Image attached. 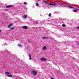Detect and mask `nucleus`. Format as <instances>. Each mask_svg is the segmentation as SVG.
Masks as SVG:
<instances>
[{
	"label": "nucleus",
	"instance_id": "obj_28",
	"mask_svg": "<svg viewBox=\"0 0 79 79\" xmlns=\"http://www.w3.org/2000/svg\"><path fill=\"white\" fill-rule=\"evenodd\" d=\"M40 7H41V6H40Z\"/></svg>",
	"mask_w": 79,
	"mask_h": 79
},
{
	"label": "nucleus",
	"instance_id": "obj_4",
	"mask_svg": "<svg viewBox=\"0 0 79 79\" xmlns=\"http://www.w3.org/2000/svg\"><path fill=\"white\" fill-rule=\"evenodd\" d=\"M68 7H69V8H74V10H79V9L75 8L70 6H68Z\"/></svg>",
	"mask_w": 79,
	"mask_h": 79
},
{
	"label": "nucleus",
	"instance_id": "obj_22",
	"mask_svg": "<svg viewBox=\"0 0 79 79\" xmlns=\"http://www.w3.org/2000/svg\"><path fill=\"white\" fill-rule=\"evenodd\" d=\"M77 29H79V27H77Z\"/></svg>",
	"mask_w": 79,
	"mask_h": 79
},
{
	"label": "nucleus",
	"instance_id": "obj_15",
	"mask_svg": "<svg viewBox=\"0 0 79 79\" xmlns=\"http://www.w3.org/2000/svg\"><path fill=\"white\" fill-rule=\"evenodd\" d=\"M73 11H74V12H77V11L76 10H73Z\"/></svg>",
	"mask_w": 79,
	"mask_h": 79
},
{
	"label": "nucleus",
	"instance_id": "obj_6",
	"mask_svg": "<svg viewBox=\"0 0 79 79\" xmlns=\"http://www.w3.org/2000/svg\"><path fill=\"white\" fill-rule=\"evenodd\" d=\"M13 6L10 5L7 6H6V8H10L11 7H13Z\"/></svg>",
	"mask_w": 79,
	"mask_h": 79
},
{
	"label": "nucleus",
	"instance_id": "obj_8",
	"mask_svg": "<svg viewBox=\"0 0 79 79\" xmlns=\"http://www.w3.org/2000/svg\"><path fill=\"white\" fill-rule=\"evenodd\" d=\"M46 49H47V48L45 46H44L42 48V49L43 50H46Z\"/></svg>",
	"mask_w": 79,
	"mask_h": 79
},
{
	"label": "nucleus",
	"instance_id": "obj_10",
	"mask_svg": "<svg viewBox=\"0 0 79 79\" xmlns=\"http://www.w3.org/2000/svg\"><path fill=\"white\" fill-rule=\"evenodd\" d=\"M60 5H64V6H66V5H65V4L64 3H60Z\"/></svg>",
	"mask_w": 79,
	"mask_h": 79
},
{
	"label": "nucleus",
	"instance_id": "obj_21",
	"mask_svg": "<svg viewBox=\"0 0 79 79\" xmlns=\"http://www.w3.org/2000/svg\"><path fill=\"white\" fill-rule=\"evenodd\" d=\"M48 16H51V13L49 14Z\"/></svg>",
	"mask_w": 79,
	"mask_h": 79
},
{
	"label": "nucleus",
	"instance_id": "obj_30",
	"mask_svg": "<svg viewBox=\"0 0 79 79\" xmlns=\"http://www.w3.org/2000/svg\"><path fill=\"white\" fill-rule=\"evenodd\" d=\"M28 42H29V41H28Z\"/></svg>",
	"mask_w": 79,
	"mask_h": 79
},
{
	"label": "nucleus",
	"instance_id": "obj_25",
	"mask_svg": "<svg viewBox=\"0 0 79 79\" xmlns=\"http://www.w3.org/2000/svg\"><path fill=\"white\" fill-rule=\"evenodd\" d=\"M78 45H79V44H77Z\"/></svg>",
	"mask_w": 79,
	"mask_h": 79
},
{
	"label": "nucleus",
	"instance_id": "obj_9",
	"mask_svg": "<svg viewBox=\"0 0 79 79\" xmlns=\"http://www.w3.org/2000/svg\"><path fill=\"white\" fill-rule=\"evenodd\" d=\"M28 56H29V57H30L29 58V59L30 60H32V58H31V54H29Z\"/></svg>",
	"mask_w": 79,
	"mask_h": 79
},
{
	"label": "nucleus",
	"instance_id": "obj_5",
	"mask_svg": "<svg viewBox=\"0 0 79 79\" xmlns=\"http://www.w3.org/2000/svg\"><path fill=\"white\" fill-rule=\"evenodd\" d=\"M49 5H52L53 6H55L56 5V3H54L53 4H49Z\"/></svg>",
	"mask_w": 79,
	"mask_h": 79
},
{
	"label": "nucleus",
	"instance_id": "obj_13",
	"mask_svg": "<svg viewBox=\"0 0 79 79\" xmlns=\"http://www.w3.org/2000/svg\"><path fill=\"white\" fill-rule=\"evenodd\" d=\"M23 18H27V15H24L23 16Z\"/></svg>",
	"mask_w": 79,
	"mask_h": 79
},
{
	"label": "nucleus",
	"instance_id": "obj_12",
	"mask_svg": "<svg viewBox=\"0 0 79 79\" xmlns=\"http://www.w3.org/2000/svg\"><path fill=\"white\" fill-rule=\"evenodd\" d=\"M43 39H49L48 38V37H42Z\"/></svg>",
	"mask_w": 79,
	"mask_h": 79
},
{
	"label": "nucleus",
	"instance_id": "obj_26",
	"mask_svg": "<svg viewBox=\"0 0 79 79\" xmlns=\"http://www.w3.org/2000/svg\"><path fill=\"white\" fill-rule=\"evenodd\" d=\"M38 1H39L40 0H37Z\"/></svg>",
	"mask_w": 79,
	"mask_h": 79
},
{
	"label": "nucleus",
	"instance_id": "obj_11",
	"mask_svg": "<svg viewBox=\"0 0 79 79\" xmlns=\"http://www.w3.org/2000/svg\"><path fill=\"white\" fill-rule=\"evenodd\" d=\"M11 26H12V24H10V25H9L8 26V28H10V27H11Z\"/></svg>",
	"mask_w": 79,
	"mask_h": 79
},
{
	"label": "nucleus",
	"instance_id": "obj_23",
	"mask_svg": "<svg viewBox=\"0 0 79 79\" xmlns=\"http://www.w3.org/2000/svg\"><path fill=\"white\" fill-rule=\"evenodd\" d=\"M22 47V46H21V45H20V47Z\"/></svg>",
	"mask_w": 79,
	"mask_h": 79
},
{
	"label": "nucleus",
	"instance_id": "obj_1",
	"mask_svg": "<svg viewBox=\"0 0 79 79\" xmlns=\"http://www.w3.org/2000/svg\"><path fill=\"white\" fill-rule=\"evenodd\" d=\"M32 73L34 76H36V75H37V72L34 70H32Z\"/></svg>",
	"mask_w": 79,
	"mask_h": 79
},
{
	"label": "nucleus",
	"instance_id": "obj_2",
	"mask_svg": "<svg viewBox=\"0 0 79 79\" xmlns=\"http://www.w3.org/2000/svg\"><path fill=\"white\" fill-rule=\"evenodd\" d=\"M5 74H7V76L8 77H12V75L10 74V73L8 72H6L5 73Z\"/></svg>",
	"mask_w": 79,
	"mask_h": 79
},
{
	"label": "nucleus",
	"instance_id": "obj_27",
	"mask_svg": "<svg viewBox=\"0 0 79 79\" xmlns=\"http://www.w3.org/2000/svg\"><path fill=\"white\" fill-rule=\"evenodd\" d=\"M1 32V30H0V32Z\"/></svg>",
	"mask_w": 79,
	"mask_h": 79
},
{
	"label": "nucleus",
	"instance_id": "obj_16",
	"mask_svg": "<svg viewBox=\"0 0 79 79\" xmlns=\"http://www.w3.org/2000/svg\"><path fill=\"white\" fill-rule=\"evenodd\" d=\"M11 30H13V29H14V28L13 27H12L10 28Z\"/></svg>",
	"mask_w": 79,
	"mask_h": 79
},
{
	"label": "nucleus",
	"instance_id": "obj_24",
	"mask_svg": "<svg viewBox=\"0 0 79 79\" xmlns=\"http://www.w3.org/2000/svg\"><path fill=\"white\" fill-rule=\"evenodd\" d=\"M51 79H54V78H51Z\"/></svg>",
	"mask_w": 79,
	"mask_h": 79
},
{
	"label": "nucleus",
	"instance_id": "obj_3",
	"mask_svg": "<svg viewBox=\"0 0 79 79\" xmlns=\"http://www.w3.org/2000/svg\"><path fill=\"white\" fill-rule=\"evenodd\" d=\"M40 60L42 61H44L47 60V58L43 57L40 59Z\"/></svg>",
	"mask_w": 79,
	"mask_h": 79
},
{
	"label": "nucleus",
	"instance_id": "obj_14",
	"mask_svg": "<svg viewBox=\"0 0 79 79\" xmlns=\"http://www.w3.org/2000/svg\"><path fill=\"white\" fill-rule=\"evenodd\" d=\"M36 6H39V4L38 3H37L36 4Z\"/></svg>",
	"mask_w": 79,
	"mask_h": 79
},
{
	"label": "nucleus",
	"instance_id": "obj_29",
	"mask_svg": "<svg viewBox=\"0 0 79 79\" xmlns=\"http://www.w3.org/2000/svg\"><path fill=\"white\" fill-rule=\"evenodd\" d=\"M78 8H79V7H78Z\"/></svg>",
	"mask_w": 79,
	"mask_h": 79
},
{
	"label": "nucleus",
	"instance_id": "obj_18",
	"mask_svg": "<svg viewBox=\"0 0 79 79\" xmlns=\"http://www.w3.org/2000/svg\"><path fill=\"white\" fill-rule=\"evenodd\" d=\"M44 2V3H46L47 4H48V2H47L46 1H45Z\"/></svg>",
	"mask_w": 79,
	"mask_h": 79
},
{
	"label": "nucleus",
	"instance_id": "obj_7",
	"mask_svg": "<svg viewBox=\"0 0 79 79\" xmlns=\"http://www.w3.org/2000/svg\"><path fill=\"white\" fill-rule=\"evenodd\" d=\"M23 29H27V27L26 26H24L23 27Z\"/></svg>",
	"mask_w": 79,
	"mask_h": 79
},
{
	"label": "nucleus",
	"instance_id": "obj_17",
	"mask_svg": "<svg viewBox=\"0 0 79 79\" xmlns=\"http://www.w3.org/2000/svg\"><path fill=\"white\" fill-rule=\"evenodd\" d=\"M24 3L25 4V5H27V3L26 2H24Z\"/></svg>",
	"mask_w": 79,
	"mask_h": 79
},
{
	"label": "nucleus",
	"instance_id": "obj_20",
	"mask_svg": "<svg viewBox=\"0 0 79 79\" xmlns=\"http://www.w3.org/2000/svg\"><path fill=\"white\" fill-rule=\"evenodd\" d=\"M62 26L63 27H65V25H64V24H63V25H62Z\"/></svg>",
	"mask_w": 79,
	"mask_h": 79
},
{
	"label": "nucleus",
	"instance_id": "obj_19",
	"mask_svg": "<svg viewBox=\"0 0 79 79\" xmlns=\"http://www.w3.org/2000/svg\"><path fill=\"white\" fill-rule=\"evenodd\" d=\"M18 47H20V44H18L17 45Z\"/></svg>",
	"mask_w": 79,
	"mask_h": 79
}]
</instances>
